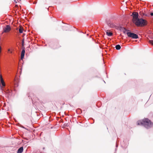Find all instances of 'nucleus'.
<instances>
[{
    "mask_svg": "<svg viewBox=\"0 0 153 153\" xmlns=\"http://www.w3.org/2000/svg\"><path fill=\"white\" fill-rule=\"evenodd\" d=\"M138 125H142L147 128H149L153 125V123L147 118H145L142 120H139L137 122Z\"/></svg>",
    "mask_w": 153,
    "mask_h": 153,
    "instance_id": "nucleus-1",
    "label": "nucleus"
},
{
    "mask_svg": "<svg viewBox=\"0 0 153 153\" xmlns=\"http://www.w3.org/2000/svg\"><path fill=\"white\" fill-rule=\"evenodd\" d=\"M134 22L137 26H143L147 25V21L142 18L138 19Z\"/></svg>",
    "mask_w": 153,
    "mask_h": 153,
    "instance_id": "nucleus-2",
    "label": "nucleus"
},
{
    "mask_svg": "<svg viewBox=\"0 0 153 153\" xmlns=\"http://www.w3.org/2000/svg\"><path fill=\"white\" fill-rule=\"evenodd\" d=\"M123 32L124 33H126L128 36L129 37L134 39H137L138 38V36L136 34L131 32H128L127 30L125 28L124 29Z\"/></svg>",
    "mask_w": 153,
    "mask_h": 153,
    "instance_id": "nucleus-3",
    "label": "nucleus"
},
{
    "mask_svg": "<svg viewBox=\"0 0 153 153\" xmlns=\"http://www.w3.org/2000/svg\"><path fill=\"white\" fill-rule=\"evenodd\" d=\"M132 15L133 17V21L134 22L138 19V14L137 12H133L132 13Z\"/></svg>",
    "mask_w": 153,
    "mask_h": 153,
    "instance_id": "nucleus-4",
    "label": "nucleus"
},
{
    "mask_svg": "<svg viewBox=\"0 0 153 153\" xmlns=\"http://www.w3.org/2000/svg\"><path fill=\"white\" fill-rule=\"evenodd\" d=\"M11 30V27L10 25H7L6 27L3 29V33H8Z\"/></svg>",
    "mask_w": 153,
    "mask_h": 153,
    "instance_id": "nucleus-5",
    "label": "nucleus"
},
{
    "mask_svg": "<svg viewBox=\"0 0 153 153\" xmlns=\"http://www.w3.org/2000/svg\"><path fill=\"white\" fill-rule=\"evenodd\" d=\"M107 24L108 26L111 28H114L115 27L114 24L111 22H108Z\"/></svg>",
    "mask_w": 153,
    "mask_h": 153,
    "instance_id": "nucleus-6",
    "label": "nucleus"
},
{
    "mask_svg": "<svg viewBox=\"0 0 153 153\" xmlns=\"http://www.w3.org/2000/svg\"><path fill=\"white\" fill-rule=\"evenodd\" d=\"M25 52V48H24L22 49V51L21 52V58L22 59L24 58Z\"/></svg>",
    "mask_w": 153,
    "mask_h": 153,
    "instance_id": "nucleus-7",
    "label": "nucleus"
},
{
    "mask_svg": "<svg viewBox=\"0 0 153 153\" xmlns=\"http://www.w3.org/2000/svg\"><path fill=\"white\" fill-rule=\"evenodd\" d=\"M0 83L3 86H4L5 85L4 82L1 75L0 76Z\"/></svg>",
    "mask_w": 153,
    "mask_h": 153,
    "instance_id": "nucleus-8",
    "label": "nucleus"
},
{
    "mask_svg": "<svg viewBox=\"0 0 153 153\" xmlns=\"http://www.w3.org/2000/svg\"><path fill=\"white\" fill-rule=\"evenodd\" d=\"M23 147H22L20 148L18 150L17 153H22L23 151Z\"/></svg>",
    "mask_w": 153,
    "mask_h": 153,
    "instance_id": "nucleus-9",
    "label": "nucleus"
},
{
    "mask_svg": "<svg viewBox=\"0 0 153 153\" xmlns=\"http://www.w3.org/2000/svg\"><path fill=\"white\" fill-rule=\"evenodd\" d=\"M106 33L107 35L108 36H111L112 35V33L110 32H107Z\"/></svg>",
    "mask_w": 153,
    "mask_h": 153,
    "instance_id": "nucleus-10",
    "label": "nucleus"
},
{
    "mask_svg": "<svg viewBox=\"0 0 153 153\" xmlns=\"http://www.w3.org/2000/svg\"><path fill=\"white\" fill-rule=\"evenodd\" d=\"M115 48L116 49L118 50L120 49L121 46L120 45H118L116 46Z\"/></svg>",
    "mask_w": 153,
    "mask_h": 153,
    "instance_id": "nucleus-11",
    "label": "nucleus"
},
{
    "mask_svg": "<svg viewBox=\"0 0 153 153\" xmlns=\"http://www.w3.org/2000/svg\"><path fill=\"white\" fill-rule=\"evenodd\" d=\"M19 32L20 33H22L23 32V29L22 28H20L19 29Z\"/></svg>",
    "mask_w": 153,
    "mask_h": 153,
    "instance_id": "nucleus-12",
    "label": "nucleus"
},
{
    "mask_svg": "<svg viewBox=\"0 0 153 153\" xmlns=\"http://www.w3.org/2000/svg\"><path fill=\"white\" fill-rule=\"evenodd\" d=\"M149 42L152 45H153V40H151L149 41Z\"/></svg>",
    "mask_w": 153,
    "mask_h": 153,
    "instance_id": "nucleus-13",
    "label": "nucleus"
},
{
    "mask_svg": "<svg viewBox=\"0 0 153 153\" xmlns=\"http://www.w3.org/2000/svg\"><path fill=\"white\" fill-rule=\"evenodd\" d=\"M24 39H23L22 41V46H23L24 45Z\"/></svg>",
    "mask_w": 153,
    "mask_h": 153,
    "instance_id": "nucleus-14",
    "label": "nucleus"
},
{
    "mask_svg": "<svg viewBox=\"0 0 153 153\" xmlns=\"http://www.w3.org/2000/svg\"><path fill=\"white\" fill-rule=\"evenodd\" d=\"M150 15L151 16H153V13H150Z\"/></svg>",
    "mask_w": 153,
    "mask_h": 153,
    "instance_id": "nucleus-15",
    "label": "nucleus"
},
{
    "mask_svg": "<svg viewBox=\"0 0 153 153\" xmlns=\"http://www.w3.org/2000/svg\"><path fill=\"white\" fill-rule=\"evenodd\" d=\"M8 51H10V49H9Z\"/></svg>",
    "mask_w": 153,
    "mask_h": 153,
    "instance_id": "nucleus-16",
    "label": "nucleus"
},
{
    "mask_svg": "<svg viewBox=\"0 0 153 153\" xmlns=\"http://www.w3.org/2000/svg\"><path fill=\"white\" fill-rule=\"evenodd\" d=\"M10 53H12V52L11 51L10 52Z\"/></svg>",
    "mask_w": 153,
    "mask_h": 153,
    "instance_id": "nucleus-17",
    "label": "nucleus"
},
{
    "mask_svg": "<svg viewBox=\"0 0 153 153\" xmlns=\"http://www.w3.org/2000/svg\"><path fill=\"white\" fill-rule=\"evenodd\" d=\"M116 147H117V145H116Z\"/></svg>",
    "mask_w": 153,
    "mask_h": 153,
    "instance_id": "nucleus-18",
    "label": "nucleus"
},
{
    "mask_svg": "<svg viewBox=\"0 0 153 153\" xmlns=\"http://www.w3.org/2000/svg\"><path fill=\"white\" fill-rule=\"evenodd\" d=\"M40 153H42V152H40Z\"/></svg>",
    "mask_w": 153,
    "mask_h": 153,
    "instance_id": "nucleus-19",
    "label": "nucleus"
}]
</instances>
